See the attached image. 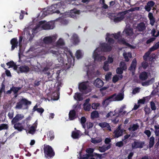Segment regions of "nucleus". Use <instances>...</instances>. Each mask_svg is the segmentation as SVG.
I'll list each match as a JSON object with an SVG mask.
<instances>
[{"label":"nucleus","mask_w":159,"mask_h":159,"mask_svg":"<svg viewBox=\"0 0 159 159\" xmlns=\"http://www.w3.org/2000/svg\"><path fill=\"white\" fill-rule=\"evenodd\" d=\"M86 121V119L84 117H82L81 118L80 120V123L82 125L83 128H85V125L84 123Z\"/></svg>","instance_id":"09e8293b"},{"label":"nucleus","mask_w":159,"mask_h":159,"mask_svg":"<svg viewBox=\"0 0 159 159\" xmlns=\"http://www.w3.org/2000/svg\"><path fill=\"white\" fill-rule=\"evenodd\" d=\"M17 70H19L21 72H27L29 71L30 68L27 66H22L17 67Z\"/></svg>","instance_id":"aec40b11"},{"label":"nucleus","mask_w":159,"mask_h":159,"mask_svg":"<svg viewBox=\"0 0 159 159\" xmlns=\"http://www.w3.org/2000/svg\"><path fill=\"white\" fill-rule=\"evenodd\" d=\"M82 135L81 133L79 130L76 132H73L72 134V137L74 139H77L79 138Z\"/></svg>","instance_id":"bb28decb"},{"label":"nucleus","mask_w":159,"mask_h":159,"mask_svg":"<svg viewBox=\"0 0 159 159\" xmlns=\"http://www.w3.org/2000/svg\"><path fill=\"white\" fill-rule=\"evenodd\" d=\"M99 116V114L98 112L96 111L92 112L91 114V117L92 119L97 118Z\"/></svg>","instance_id":"79ce46f5"},{"label":"nucleus","mask_w":159,"mask_h":159,"mask_svg":"<svg viewBox=\"0 0 159 159\" xmlns=\"http://www.w3.org/2000/svg\"><path fill=\"white\" fill-rule=\"evenodd\" d=\"M154 5L155 3L153 1H151L148 2L145 7V10H151V8L154 6Z\"/></svg>","instance_id":"4be33fe9"},{"label":"nucleus","mask_w":159,"mask_h":159,"mask_svg":"<svg viewBox=\"0 0 159 159\" xmlns=\"http://www.w3.org/2000/svg\"><path fill=\"white\" fill-rule=\"evenodd\" d=\"M112 100L113 101H120L122 100L124 98V93H119L117 95L114 94L111 96Z\"/></svg>","instance_id":"4468645a"},{"label":"nucleus","mask_w":159,"mask_h":159,"mask_svg":"<svg viewBox=\"0 0 159 159\" xmlns=\"http://www.w3.org/2000/svg\"><path fill=\"white\" fill-rule=\"evenodd\" d=\"M139 126L137 124H133L130 125L129 130L131 131H134L138 129Z\"/></svg>","instance_id":"c756f323"},{"label":"nucleus","mask_w":159,"mask_h":159,"mask_svg":"<svg viewBox=\"0 0 159 159\" xmlns=\"http://www.w3.org/2000/svg\"><path fill=\"white\" fill-rule=\"evenodd\" d=\"M7 66H9V67H13L15 70H17V67L15 65V63L13 61H10L7 62Z\"/></svg>","instance_id":"a19ab883"},{"label":"nucleus","mask_w":159,"mask_h":159,"mask_svg":"<svg viewBox=\"0 0 159 159\" xmlns=\"http://www.w3.org/2000/svg\"><path fill=\"white\" fill-rule=\"evenodd\" d=\"M136 59H134L132 61V63L129 69V70L132 71V74H134V72H133L135 69L136 65Z\"/></svg>","instance_id":"412c9836"},{"label":"nucleus","mask_w":159,"mask_h":159,"mask_svg":"<svg viewBox=\"0 0 159 159\" xmlns=\"http://www.w3.org/2000/svg\"><path fill=\"white\" fill-rule=\"evenodd\" d=\"M98 125L102 128H106L110 131H111V127L109 124L106 122H102L98 124Z\"/></svg>","instance_id":"393cba45"},{"label":"nucleus","mask_w":159,"mask_h":159,"mask_svg":"<svg viewBox=\"0 0 159 159\" xmlns=\"http://www.w3.org/2000/svg\"><path fill=\"white\" fill-rule=\"evenodd\" d=\"M154 128L155 129V133L156 136L159 135V125H155Z\"/></svg>","instance_id":"864d4df0"},{"label":"nucleus","mask_w":159,"mask_h":159,"mask_svg":"<svg viewBox=\"0 0 159 159\" xmlns=\"http://www.w3.org/2000/svg\"><path fill=\"white\" fill-rule=\"evenodd\" d=\"M24 118V116L23 114H17L11 120L12 124H15L18 121L22 120Z\"/></svg>","instance_id":"dca6fc26"},{"label":"nucleus","mask_w":159,"mask_h":159,"mask_svg":"<svg viewBox=\"0 0 159 159\" xmlns=\"http://www.w3.org/2000/svg\"><path fill=\"white\" fill-rule=\"evenodd\" d=\"M123 70L120 67L118 68L116 70V73L118 74H121L123 73Z\"/></svg>","instance_id":"69168bd1"},{"label":"nucleus","mask_w":159,"mask_h":159,"mask_svg":"<svg viewBox=\"0 0 159 159\" xmlns=\"http://www.w3.org/2000/svg\"><path fill=\"white\" fill-rule=\"evenodd\" d=\"M64 42L63 39H60L58 41L57 43V46H54L53 48H56L57 47H59L60 46H62L64 44Z\"/></svg>","instance_id":"f704fd0d"},{"label":"nucleus","mask_w":159,"mask_h":159,"mask_svg":"<svg viewBox=\"0 0 159 159\" xmlns=\"http://www.w3.org/2000/svg\"><path fill=\"white\" fill-rule=\"evenodd\" d=\"M100 104L98 103H94L92 105V107L93 109H96L100 106Z\"/></svg>","instance_id":"6e6d98bb"},{"label":"nucleus","mask_w":159,"mask_h":159,"mask_svg":"<svg viewBox=\"0 0 159 159\" xmlns=\"http://www.w3.org/2000/svg\"><path fill=\"white\" fill-rule=\"evenodd\" d=\"M154 78H152L151 80L148 82L143 83H142V84L143 86L148 85L153 83L154 82Z\"/></svg>","instance_id":"8fccbe9b"},{"label":"nucleus","mask_w":159,"mask_h":159,"mask_svg":"<svg viewBox=\"0 0 159 159\" xmlns=\"http://www.w3.org/2000/svg\"><path fill=\"white\" fill-rule=\"evenodd\" d=\"M132 11H124L118 13H109L107 14L111 20L115 23H118L123 20L125 18L129 16V12Z\"/></svg>","instance_id":"7ed1b4c3"},{"label":"nucleus","mask_w":159,"mask_h":159,"mask_svg":"<svg viewBox=\"0 0 159 159\" xmlns=\"http://www.w3.org/2000/svg\"><path fill=\"white\" fill-rule=\"evenodd\" d=\"M123 55L125 58V60L127 61H129V58H131L132 57L131 54V53L129 52H124L123 54Z\"/></svg>","instance_id":"4c0bfd02"},{"label":"nucleus","mask_w":159,"mask_h":159,"mask_svg":"<svg viewBox=\"0 0 159 159\" xmlns=\"http://www.w3.org/2000/svg\"><path fill=\"white\" fill-rule=\"evenodd\" d=\"M20 14L19 18L20 20H22L25 14L27 15L28 14L27 12H26L25 11H21Z\"/></svg>","instance_id":"603ef678"},{"label":"nucleus","mask_w":159,"mask_h":159,"mask_svg":"<svg viewBox=\"0 0 159 159\" xmlns=\"http://www.w3.org/2000/svg\"><path fill=\"white\" fill-rule=\"evenodd\" d=\"M61 11V12L59 11H56L55 13L58 14L59 16L62 15L61 17L67 16H70L73 18H74L80 14L79 11H68V12L66 11L64 13L62 12L63 11Z\"/></svg>","instance_id":"0eeeda50"},{"label":"nucleus","mask_w":159,"mask_h":159,"mask_svg":"<svg viewBox=\"0 0 159 159\" xmlns=\"http://www.w3.org/2000/svg\"><path fill=\"white\" fill-rule=\"evenodd\" d=\"M111 142V140L110 139L108 138H106L104 141L105 145H108L109 144H110L111 145V144L110 143Z\"/></svg>","instance_id":"0e129e2a"},{"label":"nucleus","mask_w":159,"mask_h":159,"mask_svg":"<svg viewBox=\"0 0 159 159\" xmlns=\"http://www.w3.org/2000/svg\"><path fill=\"white\" fill-rule=\"evenodd\" d=\"M37 125L38 123L37 120H36L35 123L30 126V125L27 124V126L28 127V129H27L26 128V129L25 130L26 131V133L27 134H34L36 130Z\"/></svg>","instance_id":"9d476101"},{"label":"nucleus","mask_w":159,"mask_h":159,"mask_svg":"<svg viewBox=\"0 0 159 159\" xmlns=\"http://www.w3.org/2000/svg\"><path fill=\"white\" fill-rule=\"evenodd\" d=\"M103 68L105 71H107L109 70V66L107 61H105L104 62V65L103 67Z\"/></svg>","instance_id":"3c124183"},{"label":"nucleus","mask_w":159,"mask_h":159,"mask_svg":"<svg viewBox=\"0 0 159 159\" xmlns=\"http://www.w3.org/2000/svg\"><path fill=\"white\" fill-rule=\"evenodd\" d=\"M44 152L45 157L48 158H51L54 155V153L52 148L49 145H44Z\"/></svg>","instance_id":"1a4fd4ad"},{"label":"nucleus","mask_w":159,"mask_h":159,"mask_svg":"<svg viewBox=\"0 0 159 159\" xmlns=\"http://www.w3.org/2000/svg\"><path fill=\"white\" fill-rule=\"evenodd\" d=\"M116 146L120 147L123 145V143L122 141L118 142L116 143Z\"/></svg>","instance_id":"338daca9"},{"label":"nucleus","mask_w":159,"mask_h":159,"mask_svg":"<svg viewBox=\"0 0 159 159\" xmlns=\"http://www.w3.org/2000/svg\"><path fill=\"white\" fill-rule=\"evenodd\" d=\"M102 141V139L100 137H97L91 139V142L93 143H98Z\"/></svg>","instance_id":"a878e982"},{"label":"nucleus","mask_w":159,"mask_h":159,"mask_svg":"<svg viewBox=\"0 0 159 159\" xmlns=\"http://www.w3.org/2000/svg\"><path fill=\"white\" fill-rule=\"evenodd\" d=\"M54 26L53 21L47 22L45 20L41 21L37 24L35 28L30 29L28 33V38L29 40H31L34 36V34L37 31L42 30L53 29Z\"/></svg>","instance_id":"f257e3e1"},{"label":"nucleus","mask_w":159,"mask_h":159,"mask_svg":"<svg viewBox=\"0 0 159 159\" xmlns=\"http://www.w3.org/2000/svg\"><path fill=\"white\" fill-rule=\"evenodd\" d=\"M120 67L124 70L126 69V66L124 62H121L120 63Z\"/></svg>","instance_id":"bf43d9fd"},{"label":"nucleus","mask_w":159,"mask_h":159,"mask_svg":"<svg viewBox=\"0 0 159 159\" xmlns=\"http://www.w3.org/2000/svg\"><path fill=\"white\" fill-rule=\"evenodd\" d=\"M13 116L14 112L13 111L9 112L8 114V116L9 118L10 119H11L13 118Z\"/></svg>","instance_id":"774afa93"},{"label":"nucleus","mask_w":159,"mask_h":159,"mask_svg":"<svg viewBox=\"0 0 159 159\" xmlns=\"http://www.w3.org/2000/svg\"><path fill=\"white\" fill-rule=\"evenodd\" d=\"M21 87L13 86L11 88V90L15 94L17 93L18 91L21 89Z\"/></svg>","instance_id":"a18cd8bd"},{"label":"nucleus","mask_w":159,"mask_h":159,"mask_svg":"<svg viewBox=\"0 0 159 159\" xmlns=\"http://www.w3.org/2000/svg\"><path fill=\"white\" fill-rule=\"evenodd\" d=\"M148 17L150 20V24L152 26H153L154 25L155 20L152 14L151 13H149L148 15Z\"/></svg>","instance_id":"cd10ccee"},{"label":"nucleus","mask_w":159,"mask_h":159,"mask_svg":"<svg viewBox=\"0 0 159 159\" xmlns=\"http://www.w3.org/2000/svg\"><path fill=\"white\" fill-rule=\"evenodd\" d=\"M123 33V34H125L127 36L131 37L132 39H134L136 37V35L133 33L132 29L129 26H126Z\"/></svg>","instance_id":"9b49d317"},{"label":"nucleus","mask_w":159,"mask_h":159,"mask_svg":"<svg viewBox=\"0 0 159 159\" xmlns=\"http://www.w3.org/2000/svg\"><path fill=\"white\" fill-rule=\"evenodd\" d=\"M84 109L86 111H89L91 109V105L89 103H84L83 105Z\"/></svg>","instance_id":"58836bf2"},{"label":"nucleus","mask_w":159,"mask_h":159,"mask_svg":"<svg viewBox=\"0 0 159 159\" xmlns=\"http://www.w3.org/2000/svg\"><path fill=\"white\" fill-rule=\"evenodd\" d=\"M111 148V145H104L102 147L99 148V150L101 152H104Z\"/></svg>","instance_id":"5701e85b"},{"label":"nucleus","mask_w":159,"mask_h":159,"mask_svg":"<svg viewBox=\"0 0 159 159\" xmlns=\"http://www.w3.org/2000/svg\"><path fill=\"white\" fill-rule=\"evenodd\" d=\"M137 28L139 31H142L145 29V25L143 23H141L138 25Z\"/></svg>","instance_id":"2f4dec72"},{"label":"nucleus","mask_w":159,"mask_h":159,"mask_svg":"<svg viewBox=\"0 0 159 159\" xmlns=\"http://www.w3.org/2000/svg\"><path fill=\"white\" fill-rule=\"evenodd\" d=\"M11 43L12 45L11 50H13L17 46L18 42L17 39L14 38L12 39L11 41Z\"/></svg>","instance_id":"b1692460"},{"label":"nucleus","mask_w":159,"mask_h":159,"mask_svg":"<svg viewBox=\"0 0 159 159\" xmlns=\"http://www.w3.org/2000/svg\"><path fill=\"white\" fill-rule=\"evenodd\" d=\"M8 128L7 124H2L0 125V131L3 129H7Z\"/></svg>","instance_id":"c03bdc74"},{"label":"nucleus","mask_w":159,"mask_h":159,"mask_svg":"<svg viewBox=\"0 0 159 159\" xmlns=\"http://www.w3.org/2000/svg\"><path fill=\"white\" fill-rule=\"evenodd\" d=\"M125 131V130L124 129H120V125L114 131L113 136L114 138H118L122 136L123 133Z\"/></svg>","instance_id":"ddd939ff"},{"label":"nucleus","mask_w":159,"mask_h":159,"mask_svg":"<svg viewBox=\"0 0 159 159\" xmlns=\"http://www.w3.org/2000/svg\"><path fill=\"white\" fill-rule=\"evenodd\" d=\"M148 77V74L145 72H142L139 75L140 79L142 80H146L147 79Z\"/></svg>","instance_id":"473e14b6"},{"label":"nucleus","mask_w":159,"mask_h":159,"mask_svg":"<svg viewBox=\"0 0 159 159\" xmlns=\"http://www.w3.org/2000/svg\"><path fill=\"white\" fill-rule=\"evenodd\" d=\"M111 73L110 72L108 73L105 75V79L106 80H108L111 79Z\"/></svg>","instance_id":"052dcab7"},{"label":"nucleus","mask_w":159,"mask_h":159,"mask_svg":"<svg viewBox=\"0 0 159 159\" xmlns=\"http://www.w3.org/2000/svg\"><path fill=\"white\" fill-rule=\"evenodd\" d=\"M144 143L143 142L138 141H135L132 144L133 148H142L143 147Z\"/></svg>","instance_id":"a211bd4d"},{"label":"nucleus","mask_w":159,"mask_h":159,"mask_svg":"<svg viewBox=\"0 0 159 159\" xmlns=\"http://www.w3.org/2000/svg\"><path fill=\"white\" fill-rule=\"evenodd\" d=\"M54 13L55 12H53V11H41L40 13H39L38 17L43 18L48 15Z\"/></svg>","instance_id":"f3484780"},{"label":"nucleus","mask_w":159,"mask_h":159,"mask_svg":"<svg viewBox=\"0 0 159 159\" xmlns=\"http://www.w3.org/2000/svg\"><path fill=\"white\" fill-rule=\"evenodd\" d=\"M74 99L78 101H81L83 99V98L82 95L78 93H76L74 96Z\"/></svg>","instance_id":"72a5a7b5"},{"label":"nucleus","mask_w":159,"mask_h":159,"mask_svg":"<svg viewBox=\"0 0 159 159\" xmlns=\"http://www.w3.org/2000/svg\"><path fill=\"white\" fill-rule=\"evenodd\" d=\"M154 138L152 136L150 139L149 147L150 148L152 147L154 144Z\"/></svg>","instance_id":"37998d69"},{"label":"nucleus","mask_w":159,"mask_h":159,"mask_svg":"<svg viewBox=\"0 0 159 159\" xmlns=\"http://www.w3.org/2000/svg\"><path fill=\"white\" fill-rule=\"evenodd\" d=\"M105 44L102 43L101 44V47L97 48L94 51L93 57L94 61H104L106 59V58L101 55L102 52V51L104 52L109 51L111 50V46H105Z\"/></svg>","instance_id":"f03ea898"},{"label":"nucleus","mask_w":159,"mask_h":159,"mask_svg":"<svg viewBox=\"0 0 159 159\" xmlns=\"http://www.w3.org/2000/svg\"><path fill=\"white\" fill-rule=\"evenodd\" d=\"M14 125V128L15 129L18 130L20 132L22 131L23 130L26 129L25 127V124L23 122L21 123L17 122L15 124H12Z\"/></svg>","instance_id":"f8f14e48"},{"label":"nucleus","mask_w":159,"mask_h":159,"mask_svg":"<svg viewBox=\"0 0 159 159\" xmlns=\"http://www.w3.org/2000/svg\"><path fill=\"white\" fill-rule=\"evenodd\" d=\"M156 33V30L154 29H153L152 30L151 32V33L152 34V35L153 36H155L156 37H157L159 35V31H158L157 34L155 35V34Z\"/></svg>","instance_id":"e2e57ef3"},{"label":"nucleus","mask_w":159,"mask_h":159,"mask_svg":"<svg viewBox=\"0 0 159 159\" xmlns=\"http://www.w3.org/2000/svg\"><path fill=\"white\" fill-rule=\"evenodd\" d=\"M93 84L97 87L101 88L103 86L104 82L100 79L97 78L94 80Z\"/></svg>","instance_id":"6ab92c4d"},{"label":"nucleus","mask_w":159,"mask_h":159,"mask_svg":"<svg viewBox=\"0 0 159 159\" xmlns=\"http://www.w3.org/2000/svg\"><path fill=\"white\" fill-rule=\"evenodd\" d=\"M69 117L70 120H73L76 117L75 112L74 110H71L70 111Z\"/></svg>","instance_id":"7c9ffc66"},{"label":"nucleus","mask_w":159,"mask_h":159,"mask_svg":"<svg viewBox=\"0 0 159 159\" xmlns=\"http://www.w3.org/2000/svg\"><path fill=\"white\" fill-rule=\"evenodd\" d=\"M112 37H114L115 39H118V41L120 43L125 45L130 48L134 49L135 48V46L130 45L126 43L125 40L121 39L120 38V32L115 34H110L108 33L107 34L106 39V40H108V43L110 45L114 43V40L112 39Z\"/></svg>","instance_id":"20e7f679"},{"label":"nucleus","mask_w":159,"mask_h":159,"mask_svg":"<svg viewBox=\"0 0 159 159\" xmlns=\"http://www.w3.org/2000/svg\"><path fill=\"white\" fill-rule=\"evenodd\" d=\"M152 51L150 50V48L149 51L145 53L144 55L143 56V59L144 60H146L147 59V58L150 54L151 52Z\"/></svg>","instance_id":"4d7b16f0"},{"label":"nucleus","mask_w":159,"mask_h":159,"mask_svg":"<svg viewBox=\"0 0 159 159\" xmlns=\"http://www.w3.org/2000/svg\"><path fill=\"white\" fill-rule=\"evenodd\" d=\"M83 56L82 52L80 50H78L76 51L75 56L77 59H79L82 57Z\"/></svg>","instance_id":"49530a36"},{"label":"nucleus","mask_w":159,"mask_h":159,"mask_svg":"<svg viewBox=\"0 0 159 159\" xmlns=\"http://www.w3.org/2000/svg\"><path fill=\"white\" fill-rule=\"evenodd\" d=\"M159 47V42H158L155 44L153 46L150 48V50L152 51H154L158 48Z\"/></svg>","instance_id":"de8ad7c7"},{"label":"nucleus","mask_w":159,"mask_h":159,"mask_svg":"<svg viewBox=\"0 0 159 159\" xmlns=\"http://www.w3.org/2000/svg\"><path fill=\"white\" fill-rule=\"evenodd\" d=\"M57 38V35H54L52 36L46 37L44 38L43 42L45 43H48L55 41Z\"/></svg>","instance_id":"2eb2a0df"},{"label":"nucleus","mask_w":159,"mask_h":159,"mask_svg":"<svg viewBox=\"0 0 159 159\" xmlns=\"http://www.w3.org/2000/svg\"><path fill=\"white\" fill-rule=\"evenodd\" d=\"M112 98H111V96L108 97L105 100H104L102 103V104L104 107H107L110 101H113L112 100Z\"/></svg>","instance_id":"c85d7f7f"},{"label":"nucleus","mask_w":159,"mask_h":159,"mask_svg":"<svg viewBox=\"0 0 159 159\" xmlns=\"http://www.w3.org/2000/svg\"><path fill=\"white\" fill-rule=\"evenodd\" d=\"M122 78V75H115L112 78V81L114 83H116L119 80L121 79Z\"/></svg>","instance_id":"ea45409f"},{"label":"nucleus","mask_w":159,"mask_h":159,"mask_svg":"<svg viewBox=\"0 0 159 159\" xmlns=\"http://www.w3.org/2000/svg\"><path fill=\"white\" fill-rule=\"evenodd\" d=\"M80 91L84 94H86L91 91V89L88 81L83 82L79 84Z\"/></svg>","instance_id":"6e6552de"},{"label":"nucleus","mask_w":159,"mask_h":159,"mask_svg":"<svg viewBox=\"0 0 159 159\" xmlns=\"http://www.w3.org/2000/svg\"><path fill=\"white\" fill-rule=\"evenodd\" d=\"M72 39L75 44L78 43L79 41V40L77 35L75 34H73V35Z\"/></svg>","instance_id":"e433bc0d"},{"label":"nucleus","mask_w":159,"mask_h":159,"mask_svg":"<svg viewBox=\"0 0 159 159\" xmlns=\"http://www.w3.org/2000/svg\"><path fill=\"white\" fill-rule=\"evenodd\" d=\"M48 135V138H49L51 140L52 139L54 138V135L52 131H49Z\"/></svg>","instance_id":"13d9d810"},{"label":"nucleus","mask_w":159,"mask_h":159,"mask_svg":"<svg viewBox=\"0 0 159 159\" xmlns=\"http://www.w3.org/2000/svg\"><path fill=\"white\" fill-rule=\"evenodd\" d=\"M151 98V96H148L143 99H140L139 100L138 102L140 103L144 104L145 101L146 99H149Z\"/></svg>","instance_id":"5fc2aeb1"},{"label":"nucleus","mask_w":159,"mask_h":159,"mask_svg":"<svg viewBox=\"0 0 159 159\" xmlns=\"http://www.w3.org/2000/svg\"><path fill=\"white\" fill-rule=\"evenodd\" d=\"M151 107L152 109L153 110H156V107L155 103L153 102H150Z\"/></svg>","instance_id":"680f3d73"},{"label":"nucleus","mask_w":159,"mask_h":159,"mask_svg":"<svg viewBox=\"0 0 159 159\" xmlns=\"http://www.w3.org/2000/svg\"><path fill=\"white\" fill-rule=\"evenodd\" d=\"M31 103V102L25 98H22L16 103L15 108L17 109H27L28 106Z\"/></svg>","instance_id":"423d86ee"},{"label":"nucleus","mask_w":159,"mask_h":159,"mask_svg":"<svg viewBox=\"0 0 159 159\" xmlns=\"http://www.w3.org/2000/svg\"><path fill=\"white\" fill-rule=\"evenodd\" d=\"M62 52H63L64 53L66 54V56H67V51L62 48L59 49L58 52L52 49H50L46 52H43V53H51L53 56H56L58 58L57 60L60 62L63 63L64 62V57L65 55L63 53H61Z\"/></svg>","instance_id":"39448f33"},{"label":"nucleus","mask_w":159,"mask_h":159,"mask_svg":"<svg viewBox=\"0 0 159 159\" xmlns=\"http://www.w3.org/2000/svg\"><path fill=\"white\" fill-rule=\"evenodd\" d=\"M37 107H38L37 105L34 107L33 109V111H36L39 113L42 114L44 111L43 109L42 108H37Z\"/></svg>","instance_id":"c9c22d12"}]
</instances>
